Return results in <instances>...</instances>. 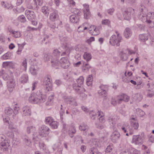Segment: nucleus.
<instances>
[{"label":"nucleus","instance_id":"obj_1","mask_svg":"<svg viewBox=\"0 0 154 154\" xmlns=\"http://www.w3.org/2000/svg\"><path fill=\"white\" fill-rule=\"evenodd\" d=\"M47 98L45 95L41 94L38 95L37 94L32 93L29 97V100L30 102L35 104H39L45 102Z\"/></svg>","mask_w":154,"mask_h":154},{"label":"nucleus","instance_id":"obj_2","mask_svg":"<svg viewBox=\"0 0 154 154\" xmlns=\"http://www.w3.org/2000/svg\"><path fill=\"white\" fill-rule=\"evenodd\" d=\"M145 22L149 27H154V13L149 12L147 14Z\"/></svg>","mask_w":154,"mask_h":154},{"label":"nucleus","instance_id":"obj_3","mask_svg":"<svg viewBox=\"0 0 154 154\" xmlns=\"http://www.w3.org/2000/svg\"><path fill=\"white\" fill-rule=\"evenodd\" d=\"M49 19L52 21H58L59 23L61 22L59 19V16L57 11L55 9H51L50 11Z\"/></svg>","mask_w":154,"mask_h":154},{"label":"nucleus","instance_id":"obj_4","mask_svg":"<svg viewBox=\"0 0 154 154\" xmlns=\"http://www.w3.org/2000/svg\"><path fill=\"white\" fill-rule=\"evenodd\" d=\"M118 38H116V36L115 35H113L112 36L110 39L109 43L112 45L115 46L116 45L117 46L120 45V42L122 39V37L119 35V34H117Z\"/></svg>","mask_w":154,"mask_h":154},{"label":"nucleus","instance_id":"obj_5","mask_svg":"<svg viewBox=\"0 0 154 154\" xmlns=\"http://www.w3.org/2000/svg\"><path fill=\"white\" fill-rule=\"evenodd\" d=\"M42 84L44 88L48 91L52 90V85L49 77H45L43 80Z\"/></svg>","mask_w":154,"mask_h":154},{"label":"nucleus","instance_id":"obj_6","mask_svg":"<svg viewBox=\"0 0 154 154\" xmlns=\"http://www.w3.org/2000/svg\"><path fill=\"white\" fill-rule=\"evenodd\" d=\"M50 131L49 128L45 125H42L39 128V133L42 137H46L49 134Z\"/></svg>","mask_w":154,"mask_h":154},{"label":"nucleus","instance_id":"obj_7","mask_svg":"<svg viewBox=\"0 0 154 154\" xmlns=\"http://www.w3.org/2000/svg\"><path fill=\"white\" fill-rule=\"evenodd\" d=\"M134 9L132 8H128L123 12V16L124 19L127 20H129L131 18V14L133 13Z\"/></svg>","mask_w":154,"mask_h":154},{"label":"nucleus","instance_id":"obj_8","mask_svg":"<svg viewBox=\"0 0 154 154\" xmlns=\"http://www.w3.org/2000/svg\"><path fill=\"white\" fill-rule=\"evenodd\" d=\"M145 44L151 45L154 44V39L148 32L147 34H145Z\"/></svg>","mask_w":154,"mask_h":154},{"label":"nucleus","instance_id":"obj_9","mask_svg":"<svg viewBox=\"0 0 154 154\" xmlns=\"http://www.w3.org/2000/svg\"><path fill=\"white\" fill-rule=\"evenodd\" d=\"M70 63L67 57H63L60 60V65L64 69H67L69 66Z\"/></svg>","mask_w":154,"mask_h":154},{"label":"nucleus","instance_id":"obj_10","mask_svg":"<svg viewBox=\"0 0 154 154\" xmlns=\"http://www.w3.org/2000/svg\"><path fill=\"white\" fill-rule=\"evenodd\" d=\"M132 142L136 145H141L143 144V141L140 136L134 135L133 137Z\"/></svg>","mask_w":154,"mask_h":154},{"label":"nucleus","instance_id":"obj_11","mask_svg":"<svg viewBox=\"0 0 154 154\" xmlns=\"http://www.w3.org/2000/svg\"><path fill=\"white\" fill-rule=\"evenodd\" d=\"M0 144L1 146L3 147V148H2L3 151H8V147L10 145V142L9 140L7 139L2 140V142H1Z\"/></svg>","mask_w":154,"mask_h":154},{"label":"nucleus","instance_id":"obj_12","mask_svg":"<svg viewBox=\"0 0 154 154\" xmlns=\"http://www.w3.org/2000/svg\"><path fill=\"white\" fill-rule=\"evenodd\" d=\"M120 134L118 131H115L112 134L111 136V139L112 141L114 143H116L117 141L120 137Z\"/></svg>","mask_w":154,"mask_h":154},{"label":"nucleus","instance_id":"obj_13","mask_svg":"<svg viewBox=\"0 0 154 154\" xmlns=\"http://www.w3.org/2000/svg\"><path fill=\"white\" fill-rule=\"evenodd\" d=\"M51 63L52 67L57 69L58 68V66L60 65V60L59 61V58L57 57L53 58L51 59Z\"/></svg>","mask_w":154,"mask_h":154},{"label":"nucleus","instance_id":"obj_14","mask_svg":"<svg viewBox=\"0 0 154 154\" xmlns=\"http://www.w3.org/2000/svg\"><path fill=\"white\" fill-rule=\"evenodd\" d=\"M25 14L29 20H33L35 17L34 12L32 10H26L25 11Z\"/></svg>","mask_w":154,"mask_h":154},{"label":"nucleus","instance_id":"obj_15","mask_svg":"<svg viewBox=\"0 0 154 154\" xmlns=\"http://www.w3.org/2000/svg\"><path fill=\"white\" fill-rule=\"evenodd\" d=\"M146 87L148 88L146 90L148 91L147 96L150 97L154 96V88H151L150 84L149 83H148L147 84Z\"/></svg>","mask_w":154,"mask_h":154},{"label":"nucleus","instance_id":"obj_16","mask_svg":"<svg viewBox=\"0 0 154 154\" xmlns=\"http://www.w3.org/2000/svg\"><path fill=\"white\" fill-rule=\"evenodd\" d=\"M139 153V151L137 149L133 148L130 149L128 150L121 152L120 154H135Z\"/></svg>","mask_w":154,"mask_h":154},{"label":"nucleus","instance_id":"obj_17","mask_svg":"<svg viewBox=\"0 0 154 154\" xmlns=\"http://www.w3.org/2000/svg\"><path fill=\"white\" fill-rule=\"evenodd\" d=\"M65 100L67 103L71 105H76L77 103L75 100L71 96H67L65 97Z\"/></svg>","mask_w":154,"mask_h":154},{"label":"nucleus","instance_id":"obj_18","mask_svg":"<svg viewBox=\"0 0 154 154\" xmlns=\"http://www.w3.org/2000/svg\"><path fill=\"white\" fill-rule=\"evenodd\" d=\"M91 28H93V31L92 30L90 29V30H89V32L92 35H97L99 34L100 32L99 29L96 26H91Z\"/></svg>","mask_w":154,"mask_h":154},{"label":"nucleus","instance_id":"obj_19","mask_svg":"<svg viewBox=\"0 0 154 154\" xmlns=\"http://www.w3.org/2000/svg\"><path fill=\"white\" fill-rule=\"evenodd\" d=\"M89 129L88 126L85 123H83L82 125H80L79 126V129L82 131H85L83 133V134L85 135H87L86 132L88 131Z\"/></svg>","mask_w":154,"mask_h":154},{"label":"nucleus","instance_id":"obj_20","mask_svg":"<svg viewBox=\"0 0 154 154\" xmlns=\"http://www.w3.org/2000/svg\"><path fill=\"white\" fill-rule=\"evenodd\" d=\"M105 87V86L104 85H101L100 87L101 90L99 91V95L101 96L102 97H106L107 94Z\"/></svg>","mask_w":154,"mask_h":154},{"label":"nucleus","instance_id":"obj_21","mask_svg":"<svg viewBox=\"0 0 154 154\" xmlns=\"http://www.w3.org/2000/svg\"><path fill=\"white\" fill-rule=\"evenodd\" d=\"M71 21L74 23H77L79 21V17L75 15H72L70 16Z\"/></svg>","mask_w":154,"mask_h":154},{"label":"nucleus","instance_id":"obj_22","mask_svg":"<svg viewBox=\"0 0 154 154\" xmlns=\"http://www.w3.org/2000/svg\"><path fill=\"white\" fill-rule=\"evenodd\" d=\"M23 115L24 116H29L30 115V109L27 106L23 107L22 109Z\"/></svg>","mask_w":154,"mask_h":154},{"label":"nucleus","instance_id":"obj_23","mask_svg":"<svg viewBox=\"0 0 154 154\" xmlns=\"http://www.w3.org/2000/svg\"><path fill=\"white\" fill-rule=\"evenodd\" d=\"M15 84L13 80L9 82L8 85V90L10 92H12L14 88Z\"/></svg>","mask_w":154,"mask_h":154},{"label":"nucleus","instance_id":"obj_24","mask_svg":"<svg viewBox=\"0 0 154 154\" xmlns=\"http://www.w3.org/2000/svg\"><path fill=\"white\" fill-rule=\"evenodd\" d=\"M132 34L131 29L128 27L126 28L124 32V35L126 38H128Z\"/></svg>","mask_w":154,"mask_h":154},{"label":"nucleus","instance_id":"obj_25","mask_svg":"<svg viewBox=\"0 0 154 154\" xmlns=\"http://www.w3.org/2000/svg\"><path fill=\"white\" fill-rule=\"evenodd\" d=\"M38 70V68L36 66H32L30 68V71L31 73L33 75H35L37 74V72Z\"/></svg>","mask_w":154,"mask_h":154},{"label":"nucleus","instance_id":"obj_26","mask_svg":"<svg viewBox=\"0 0 154 154\" xmlns=\"http://www.w3.org/2000/svg\"><path fill=\"white\" fill-rule=\"evenodd\" d=\"M28 79V77L27 75L24 74L22 75L20 79V82L23 84L26 83Z\"/></svg>","mask_w":154,"mask_h":154},{"label":"nucleus","instance_id":"obj_27","mask_svg":"<svg viewBox=\"0 0 154 154\" xmlns=\"http://www.w3.org/2000/svg\"><path fill=\"white\" fill-rule=\"evenodd\" d=\"M36 131L35 127L33 126H29L27 127L26 132L28 134L34 133Z\"/></svg>","mask_w":154,"mask_h":154},{"label":"nucleus","instance_id":"obj_28","mask_svg":"<svg viewBox=\"0 0 154 154\" xmlns=\"http://www.w3.org/2000/svg\"><path fill=\"white\" fill-rule=\"evenodd\" d=\"M22 139L26 145L29 146L31 144L30 140L26 135L23 136Z\"/></svg>","mask_w":154,"mask_h":154},{"label":"nucleus","instance_id":"obj_29","mask_svg":"<svg viewBox=\"0 0 154 154\" xmlns=\"http://www.w3.org/2000/svg\"><path fill=\"white\" fill-rule=\"evenodd\" d=\"M84 13V17L87 19L90 16V13L89 11V8H87L85 9H83Z\"/></svg>","mask_w":154,"mask_h":154},{"label":"nucleus","instance_id":"obj_30","mask_svg":"<svg viewBox=\"0 0 154 154\" xmlns=\"http://www.w3.org/2000/svg\"><path fill=\"white\" fill-rule=\"evenodd\" d=\"M42 12L48 16L50 13V10L49 8L47 6H44L42 8Z\"/></svg>","mask_w":154,"mask_h":154},{"label":"nucleus","instance_id":"obj_31","mask_svg":"<svg viewBox=\"0 0 154 154\" xmlns=\"http://www.w3.org/2000/svg\"><path fill=\"white\" fill-rule=\"evenodd\" d=\"M127 126L126 128L125 127H122V130L124 131L125 133H128L129 131V133L130 135H131L133 133V128H131L128 127Z\"/></svg>","mask_w":154,"mask_h":154},{"label":"nucleus","instance_id":"obj_32","mask_svg":"<svg viewBox=\"0 0 154 154\" xmlns=\"http://www.w3.org/2000/svg\"><path fill=\"white\" fill-rule=\"evenodd\" d=\"M131 126L132 128H133L134 129H137L139 127V124L137 121H130Z\"/></svg>","mask_w":154,"mask_h":154},{"label":"nucleus","instance_id":"obj_33","mask_svg":"<svg viewBox=\"0 0 154 154\" xmlns=\"http://www.w3.org/2000/svg\"><path fill=\"white\" fill-rule=\"evenodd\" d=\"M49 125L52 129H56L58 128L59 123L54 120Z\"/></svg>","mask_w":154,"mask_h":154},{"label":"nucleus","instance_id":"obj_34","mask_svg":"<svg viewBox=\"0 0 154 154\" xmlns=\"http://www.w3.org/2000/svg\"><path fill=\"white\" fill-rule=\"evenodd\" d=\"M98 149L96 147V144L94 146H93L90 148L89 150L90 153L89 154H95L97 152Z\"/></svg>","mask_w":154,"mask_h":154},{"label":"nucleus","instance_id":"obj_35","mask_svg":"<svg viewBox=\"0 0 154 154\" xmlns=\"http://www.w3.org/2000/svg\"><path fill=\"white\" fill-rule=\"evenodd\" d=\"M91 68V66H89L88 63L83 62L82 70L83 71H88Z\"/></svg>","mask_w":154,"mask_h":154},{"label":"nucleus","instance_id":"obj_36","mask_svg":"<svg viewBox=\"0 0 154 154\" xmlns=\"http://www.w3.org/2000/svg\"><path fill=\"white\" fill-rule=\"evenodd\" d=\"M5 113L6 115L11 116L13 112V110L10 107H7L5 110Z\"/></svg>","mask_w":154,"mask_h":154},{"label":"nucleus","instance_id":"obj_37","mask_svg":"<svg viewBox=\"0 0 154 154\" xmlns=\"http://www.w3.org/2000/svg\"><path fill=\"white\" fill-rule=\"evenodd\" d=\"M72 87L73 89L77 92H78L82 88L80 85L75 83L73 84Z\"/></svg>","mask_w":154,"mask_h":154},{"label":"nucleus","instance_id":"obj_38","mask_svg":"<svg viewBox=\"0 0 154 154\" xmlns=\"http://www.w3.org/2000/svg\"><path fill=\"white\" fill-rule=\"evenodd\" d=\"M76 132V131L74 127L71 128L69 131V134L71 137L72 138L74 136V134Z\"/></svg>","mask_w":154,"mask_h":154},{"label":"nucleus","instance_id":"obj_39","mask_svg":"<svg viewBox=\"0 0 154 154\" xmlns=\"http://www.w3.org/2000/svg\"><path fill=\"white\" fill-rule=\"evenodd\" d=\"M84 59L88 62L92 58L91 54L89 53H85L83 55Z\"/></svg>","mask_w":154,"mask_h":154},{"label":"nucleus","instance_id":"obj_40","mask_svg":"<svg viewBox=\"0 0 154 154\" xmlns=\"http://www.w3.org/2000/svg\"><path fill=\"white\" fill-rule=\"evenodd\" d=\"M136 113L140 117L142 118L144 115V112L140 109H136Z\"/></svg>","mask_w":154,"mask_h":154},{"label":"nucleus","instance_id":"obj_41","mask_svg":"<svg viewBox=\"0 0 154 154\" xmlns=\"http://www.w3.org/2000/svg\"><path fill=\"white\" fill-rule=\"evenodd\" d=\"M108 122L111 127H113L115 125L114 119L111 117H109L108 119Z\"/></svg>","mask_w":154,"mask_h":154},{"label":"nucleus","instance_id":"obj_42","mask_svg":"<svg viewBox=\"0 0 154 154\" xmlns=\"http://www.w3.org/2000/svg\"><path fill=\"white\" fill-rule=\"evenodd\" d=\"M54 121V119L51 117H48L45 118V122L46 124L50 125Z\"/></svg>","mask_w":154,"mask_h":154},{"label":"nucleus","instance_id":"obj_43","mask_svg":"<svg viewBox=\"0 0 154 154\" xmlns=\"http://www.w3.org/2000/svg\"><path fill=\"white\" fill-rule=\"evenodd\" d=\"M53 53L55 57H55L58 58L60 55V52L57 49H56L53 50Z\"/></svg>","mask_w":154,"mask_h":154},{"label":"nucleus","instance_id":"obj_44","mask_svg":"<svg viewBox=\"0 0 154 154\" xmlns=\"http://www.w3.org/2000/svg\"><path fill=\"white\" fill-rule=\"evenodd\" d=\"M120 57L123 61H125L127 59L125 53H124L123 51H121L120 53Z\"/></svg>","mask_w":154,"mask_h":154},{"label":"nucleus","instance_id":"obj_45","mask_svg":"<svg viewBox=\"0 0 154 154\" xmlns=\"http://www.w3.org/2000/svg\"><path fill=\"white\" fill-rule=\"evenodd\" d=\"M11 56V53L7 52L2 56V58L3 59L6 60L9 59Z\"/></svg>","mask_w":154,"mask_h":154},{"label":"nucleus","instance_id":"obj_46","mask_svg":"<svg viewBox=\"0 0 154 154\" xmlns=\"http://www.w3.org/2000/svg\"><path fill=\"white\" fill-rule=\"evenodd\" d=\"M20 142L16 138H14L12 141V144L14 146L16 147L17 146Z\"/></svg>","mask_w":154,"mask_h":154},{"label":"nucleus","instance_id":"obj_47","mask_svg":"<svg viewBox=\"0 0 154 154\" xmlns=\"http://www.w3.org/2000/svg\"><path fill=\"white\" fill-rule=\"evenodd\" d=\"M112 145H109L108 146H107L106 149L105 150V152L106 153L110 152L112 151Z\"/></svg>","mask_w":154,"mask_h":154},{"label":"nucleus","instance_id":"obj_48","mask_svg":"<svg viewBox=\"0 0 154 154\" xmlns=\"http://www.w3.org/2000/svg\"><path fill=\"white\" fill-rule=\"evenodd\" d=\"M84 78L82 76H80L77 79V81L78 83V84L81 85L83 84L84 82Z\"/></svg>","mask_w":154,"mask_h":154},{"label":"nucleus","instance_id":"obj_49","mask_svg":"<svg viewBox=\"0 0 154 154\" xmlns=\"http://www.w3.org/2000/svg\"><path fill=\"white\" fill-rule=\"evenodd\" d=\"M18 20L21 23H24L26 21V18L23 15H21L18 17Z\"/></svg>","mask_w":154,"mask_h":154},{"label":"nucleus","instance_id":"obj_50","mask_svg":"<svg viewBox=\"0 0 154 154\" xmlns=\"http://www.w3.org/2000/svg\"><path fill=\"white\" fill-rule=\"evenodd\" d=\"M13 36L15 38H19L21 36V34L20 32L18 31H14L12 32Z\"/></svg>","mask_w":154,"mask_h":154},{"label":"nucleus","instance_id":"obj_51","mask_svg":"<svg viewBox=\"0 0 154 154\" xmlns=\"http://www.w3.org/2000/svg\"><path fill=\"white\" fill-rule=\"evenodd\" d=\"M13 64L12 62H6L3 63L2 66L3 67L7 66H10Z\"/></svg>","mask_w":154,"mask_h":154},{"label":"nucleus","instance_id":"obj_52","mask_svg":"<svg viewBox=\"0 0 154 154\" xmlns=\"http://www.w3.org/2000/svg\"><path fill=\"white\" fill-rule=\"evenodd\" d=\"M123 101L125 102H128L129 100V97L127 95L123 94Z\"/></svg>","mask_w":154,"mask_h":154},{"label":"nucleus","instance_id":"obj_53","mask_svg":"<svg viewBox=\"0 0 154 154\" xmlns=\"http://www.w3.org/2000/svg\"><path fill=\"white\" fill-rule=\"evenodd\" d=\"M51 57V56L49 55L46 53L44 54V60L45 62L49 61Z\"/></svg>","mask_w":154,"mask_h":154},{"label":"nucleus","instance_id":"obj_54","mask_svg":"<svg viewBox=\"0 0 154 154\" xmlns=\"http://www.w3.org/2000/svg\"><path fill=\"white\" fill-rule=\"evenodd\" d=\"M144 14L143 12H141L140 14L139 15V20L143 22L144 20Z\"/></svg>","mask_w":154,"mask_h":154},{"label":"nucleus","instance_id":"obj_55","mask_svg":"<svg viewBox=\"0 0 154 154\" xmlns=\"http://www.w3.org/2000/svg\"><path fill=\"white\" fill-rule=\"evenodd\" d=\"M145 154H153L150 148L145 146Z\"/></svg>","mask_w":154,"mask_h":154},{"label":"nucleus","instance_id":"obj_56","mask_svg":"<svg viewBox=\"0 0 154 154\" xmlns=\"http://www.w3.org/2000/svg\"><path fill=\"white\" fill-rule=\"evenodd\" d=\"M14 111H13L14 114H15V116L14 115H13V118L14 119V117H15L16 114L17 113L18 111L19 110V108L18 107H17V106H15L14 108Z\"/></svg>","mask_w":154,"mask_h":154},{"label":"nucleus","instance_id":"obj_57","mask_svg":"<svg viewBox=\"0 0 154 154\" xmlns=\"http://www.w3.org/2000/svg\"><path fill=\"white\" fill-rule=\"evenodd\" d=\"M74 15H75L76 16H79L81 15V13L79 9H75V10L73 11Z\"/></svg>","mask_w":154,"mask_h":154},{"label":"nucleus","instance_id":"obj_58","mask_svg":"<svg viewBox=\"0 0 154 154\" xmlns=\"http://www.w3.org/2000/svg\"><path fill=\"white\" fill-rule=\"evenodd\" d=\"M18 10V13H21L23 12L25 10V8L23 6L20 7V8H17Z\"/></svg>","mask_w":154,"mask_h":154},{"label":"nucleus","instance_id":"obj_59","mask_svg":"<svg viewBox=\"0 0 154 154\" xmlns=\"http://www.w3.org/2000/svg\"><path fill=\"white\" fill-rule=\"evenodd\" d=\"M110 23V21L107 19L104 20L102 21V23L103 24L108 25Z\"/></svg>","mask_w":154,"mask_h":154},{"label":"nucleus","instance_id":"obj_60","mask_svg":"<svg viewBox=\"0 0 154 154\" xmlns=\"http://www.w3.org/2000/svg\"><path fill=\"white\" fill-rule=\"evenodd\" d=\"M97 128L99 129H102L104 128V126L100 124H96Z\"/></svg>","mask_w":154,"mask_h":154},{"label":"nucleus","instance_id":"obj_61","mask_svg":"<svg viewBox=\"0 0 154 154\" xmlns=\"http://www.w3.org/2000/svg\"><path fill=\"white\" fill-rule=\"evenodd\" d=\"M140 40L143 42H144V34H140L139 35Z\"/></svg>","mask_w":154,"mask_h":154},{"label":"nucleus","instance_id":"obj_62","mask_svg":"<svg viewBox=\"0 0 154 154\" xmlns=\"http://www.w3.org/2000/svg\"><path fill=\"white\" fill-rule=\"evenodd\" d=\"M114 9L113 8H112L108 10H107V12L110 15H112V14L114 12Z\"/></svg>","mask_w":154,"mask_h":154},{"label":"nucleus","instance_id":"obj_63","mask_svg":"<svg viewBox=\"0 0 154 154\" xmlns=\"http://www.w3.org/2000/svg\"><path fill=\"white\" fill-rule=\"evenodd\" d=\"M22 65L24 67L25 69L27 67V62L26 59H25L23 61L22 63Z\"/></svg>","mask_w":154,"mask_h":154},{"label":"nucleus","instance_id":"obj_64","mask_svg":"<svg viewBox=\"0 0 154 154\" xmlns=\"http://www.w3.org/2000/svg\"><path fill=\"white\" fill-rule=\"evenodd\" d=\"M62 82L60 80H57L55 81V83L58 86L62 84Z\"/></svg>","mask_w":154,"mask_h":154}]
</instances>
